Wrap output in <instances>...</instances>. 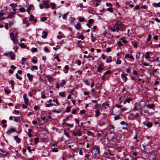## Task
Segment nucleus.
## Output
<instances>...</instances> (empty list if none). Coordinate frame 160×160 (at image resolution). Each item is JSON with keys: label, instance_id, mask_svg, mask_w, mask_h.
I'll return each mask as SVG.
<instances>
[{"label": "nucleus", "instance_id": "f257e3e1", "mask_svg": "<svg viewBox=\"0 0 160 160\" xmlns=\"http://www.w3.org/2000/svg\"><path fill=\"white\" fill-rule=\"evenodd\" d=\"M122 23L120 20H118L117 21V22L114 26V28H116V30H119V27L122 26Z\"/></svg>", "mask_w": 160, "mask_h": 160}, {"label": "nucleus", "instance_id": "f03ea898", "mask_svg": "<svg viewBox=\"0 0 160 160\" xmlns=\"http://www.w3.org/2000/svg\"><path fill=\"white\" fill-rule=\"evenodd\" d=\"M10 38L13 41L14 43L15 44L18 43V40L16 39V37L14 35L13 32L10 33Z\"/></svg>", "mask_w": 160, "mask_h": 160}, {"label": "nucleus", "instance_id": "7ed1b4c3", "mask_svg": "<svg viewBox=\"0 0 160 160\" xmlns=\"http://www.w3.org/2000/svg\"><path fill=\"white\" fill-rule=\"evenodd\" d=\"M92 149L98 154H100V148L99 146L96 145H94L92 148Z\"/></svg>", "mask_w": 160, "mask_h": 160}, {"label": "nucleus", "instance_id": "20e7f679", "mask_svg": "<svg viewBox=\"0 0 160 160\" xmlns=\"http://www.w3.org/2000/svg\"><path fill=\"white\" fill-rule=\"evenodd\" d=\"M127 74L126 73H123L121 74V78L124 82H126L127 81L128 79V78H127Z\"/></svg>", "mask_w": 160, "mask_h": 160}, {"label": "nucleus", "instance_id": "39448f33", "mask_svg": "<svg viewBox=\"0 0 160 160\" xmlns=\"http://www.w3.org/2000/svg\"><path fill=\"white\" fill-rule=\"evenodd\" d=\"M46 77L47 78L48 81L50 82L53 81L55 80V79L50 75H47L46 76Z\"/></svg>", "mask_w": 160, "mask_h": 160}, {"label": "nucleus", "instance_id": "423d86ee", "mask_svg": "<svg viewBox=\"0 0 160 160\" xmlns=\"http://www.w3.org/2000/svg\"><path fill=\"white\" fill-rule=\"evenodd\" d=\"M5 55L9 56L11 58V59L14 60L15 58V55L12 52H11L8 54H5Z\"/></svg>", "mask_w": 160, "mask_h": 160}, {"label": "nucleus", "instance_id": "0eeeda50", "mask_svg": "<svg viewBox=\"0 0 160 160\" xmlns=\"http://www.w3.org/2000/svg\"><path fill=\"white\" fill-rule=\"evenodd\" d=\"M40 5H45L46 8H49V5L46 2L45 0L42 1V3Z\"/></svg>", "mask_w": 160, "mask_h": 160}, {"label": "nucleus", "instance_id": "6e6552de", "mask_svg": "<svg viewBox=\"0 0 160 160\" xmlns=\"http://www.w3.org/2000/svg\"><path fill=\"white\" fill-rule=\"evenodd\" d=\"M152 5L155 8L160 7V2L158 3L153 2L152 3Z\"/></svg>", "mask_w": 160, "mask_h": 160}, {"label": "nucleus", "instance_id": "1a4fd4ad", "mask_svg": "<svg viewBox=\"0 0 160 160\" xmlns=\"http://www.w3.org/2000/svg\"><path fill=\"white\" fill-rule=\"evenodd\" d=\"M27 76L28 77L29 80L30 81H32L33 76L32 75H30V73H28L27 74Z\"/></svg>", "mask_w": 160, "mask_h": 160}, {"label": "nucleus", "instance_id": "9d476101", "mask_svg": "<svg viewBox=\"0 0 160 160\" xmlns=\"http://www.w3.org/2000/svg\"><path fill=\"white\" fill-rule=\"evenodd\" d=\"M132 99L131 98H127L125 100L124 102H123V103L124 104H125L126 102H127L128 103H129L130 101L132 100Z\"/></svg>", "mask_w": 160, "mask_h": 160}, {"label": "nucleus", "instance_id": "9b49d317", "mask_svg": "<svg viewBox=\"0 0 160 160\" xmlns=\"http://www.w3.org/2000/svg\"><path fill=\"white\" fill-rule=\"evenodd\" d=\"M125 58H129L132 59L133 60H134V58L132 55H130L129 54H127L125 56Z\"/></svg>", "mask_w": 160, "mask_h": 160}, {"label": "nucleus", "instance_id": "f8f14e48", "mask_svg": "<svg viewBox=\"0 0 160 160\" xmlns=\"http://www.w3.org/2000/svg\"><path fill=\"white\" fill-rule=\"evenodd\" d=\"M15 131V129L14 128H11L10 129L8 130L7 132L6 133L7 134H9L10 133H12V132H14Z\"/></svg>", "mask_w": 160, "mask_h": 160}, {"label": "nucleus", "instance_id": "ddd939ff", "mask_svg": "<svg viewBox=\"0 0 160 160\" xmlns=\"http://www.w3.org/2000/svg\"><path fill=\"white\" fill-rule=\"evenodd\" d=\"M10 5L12 7L13 10L14 11H15V10H16V7L17 6V5L16 4H13V3H11L10 4Z\"/></svg>", "mask_w": 160, "mask_h": 160}, {"label": "nucleus", "instance_id": "4468645a", "mask_svg": "<svg viewBox=\"0 0 160 160\" xmlns=\"http://www.w3.org/2000/svg\"><path fill=\"white\" fill-rule=\"evenodd\" d=\"M9 82L11 84L12 89L13 90L14 89V85L15 84L14 81L12 80H11Z\"/></svg>", "mask_w": 160, "mask_h": 160}, {"label": "nucleus", "instance_id": "2eb2a0df", "mask_svg": "<svg viewBox=\"0 0 160 160\" xmlns=\"http://www.w3.org/2000/svg\"><path fill=\"white\" fill-rule=\"evenodd\" d=\"M95 116L98 117L100 115V111L99 109H97L95 112Z\"/></svg>", "mask_w": 160, "mask_h": 160}, {"label": "nucleus", "instance_id": "dca6fc26", "mask_svg": "<svg viewBox=\"0 0 160 160\" xmlns=\"http://www.w3.org/2000/svg\"><path fill=\"white\" fill-rule=\"evenodd\" d=\"M23 97V98H24V100L25 103L27 105L28 104V98H26L25 95H24Z\"/></svg>", "mask_w": 160, "mask_h": 160}, {"label": "nucleus", "instance_id": "f3484780", "mask_svg": "<svg viewBox=\"0 0 160 160\" xmlns=\"http://www.w3.org/2000/svg\"><path fill=\"white\" fill-rule=\"evenodd\" d=\"M102 106L105 108H107L109 107V105L107 102H104L102 104Z\"/></svg>", "mask_w": 160, "mask_h": 160}, {"label": "nucleus", "instance_id": "a211bd4d", "mask_svg": "<svg viewBox=\"0 0 160 160\" xmlns=\"http://www.w3.org/2000/svg\"><path fill=\"white\" fill-rule=\"evenodd\" d=\"M87 134L88 136H92L93 137H95V136L94 135L93 133H92V132H91V131H87Z\"/></svg>", "mask_w": 160, "mask_h": 160}, {"label": "nucleus", "instance_id": "6ab92c4d", "mask_svg": "<svg viewBox=\"0 0 160 160\" xmlns=\"http://www.w3.org/2000/svg\"><path fill=\"white\" fill-rule=\"evenodd\" d=\"M117 140V138L115 136H112L111 138V141L113 142H115Z\"/></svg>", "mask_w": 160, "mask_h": 160}, {"label": "nucleus", "instance_id": "aec40b11", "mask_svg": "<svg viewBox=\"0 0 160 160\" xmlns=\"http://www.w3.org/2000/svg\"><path fill=\"white\" fill-rule=\"evenodd\" d=\"M23 23H24L26 25L27 27L29 26V23L28 21L26 20V18L24 19L23 20Z\"/></svg>", "mask_w": 160, "mask_h": 160}, {"label": "nucleus", "instance_id": "412c9836", "mask_svg": "<svg viewBox=\"0 0 160 160\" xmlns=\"http://www.w3.org/2000/svg\"><path fill=\"white\" fill-rule=\"evenodd\" d=\"M15 14V12H11L9 13V15L7 18H12V16Z\"/></svg>", "mask_w": 160, "mask_h": 160}, {"label": "nucleus", "instance_id": "4be33fe9", "mask_svg": "<svg viewBox=\"0 0 160 160\" xmlns=\"http://www.w3.org/2000/svg\"><path fill=\"white\" fill-rule=\"evenodd\" d=\"M14 138L17 143H19V142L20 139L17 136L14 137Z\"/></svg>", "mask_w": 160, "mask_h": 160}, {"label": "nucleus", "instance_id": "5701e85b", "mask_svg": "<svg viewBox=\"0 0 160 160\" xmlns=\"http://www.w3.org/2000/svg\"><path fill=\"white\" fill-rule=\"evenodd\" d=\"M112 57L111 56L107 57L106 59V62L107 63H109L112 62Z\"/></svg>", "mask_w": 160, "mask_h": 160}, {"label": "nucleus", "instance_id": "b1692460", "mask_svg": "<svg viewBox=\"0 0 160 160\" xmlns=\"http://www.w3.org/2000/svg\"><path fill=\"white\" fill-rule=\"evenodd\" d=\"M147 107L149 108L152 109L154 107V105L153 104H148L147 105Z\"/></svg>", "mask_w": 160, "mask_h": 160}, {"label": "nucleus", "instance_id": "393cba45", "mask_svg": "<svg viewBox=\"0 0 160 160\" xmlns=\"http://www.w3.org/2000/svg\"><path fill=\"white\" fill-rule=\"evenodd\" d=\"M5 14L2 12H0V20H3L4 19V17H2V16L4 15Z\"/></svg>", "mask_w": 160, "mask_h": 160}, {"label": "nucleus", "instance_id": "a878e982", "mask_svg": "<svg viewBox=\"0 0 160 160\" xmlns=\"http://www.w3.org/2000/svg\"><path fill=\"white\" fill-rule=\"evenodd\" d=\"M146 125L148 128H149L151 127L152 126V124L151 122H148L146 124Z\"/></svg>", "mask_w": 160, "mask_h": 160}, {"label": "nucleus", "instance_id": "bb28decb", "mask_svg": "<svg viewBox=\"0 0 160 160\" xmlns=\"http://www.w3.org/2000/svg\"><path fill=\"white\" fill-rule=\"evenodd\" d=\"M75 28L76 29L79 30L80 29V24L79 22H78L75 25Z\"/></svg>", "mask_w": 160, "mask_h": 160}, {"label": "nucleus", "instance_id": "cd10ccee", "mask_svg": "<svg viewBox=\"0 0 160 160\" xmlns=\"http://www.w3.org/2000/svg\"><path fill=\"white\" fill-rule=\"evenodd\" d=\"M33 7V5L32 4L28 6L27 11L29 14H30L29 11L30 9H31Z\"/></svg>", "mask_w": 160, "mask_h": 160}, {"label": "nucleus", "instance_id": "c85d7f7f", "mask_svg": "<svg viewBox=\"0 0 160 160\" xmlns=\"http://www.w3.org/2000/svg\"><path fill=\"white\" fill-rule=\"evenodd\" d=\"M102 65L101 64H100L98 69V72H100L103 69V68H101Z\"/></svg>", "mask_w": 160, "mask_h": 160}, {"label": "nucleus", "instance_id": "c756f323", "mask_svg": "<svg viewBox=\"0 0 160 160\" xmlns=\"http://www.w3.org/2000/svg\"><path fill=\"white\" fill-rule=\"evenodd\" d=\"M141 53L139 52L138 53L136 54V59L137 60V61L138 62V60L139 59V57Z\"/></svg>", "mask_w": 160, "mask_h": 160}, {"label": "nucleus", "instance_id": "7c9ffc66", "mask_svg": "<svg viewBox=\"0 0 160 160\" xmlns=\"http://www.w3.org/2000/svg\"><path fill=\"white\" fill-rule=\"evenodd\" d=\"M43 33H44V34L42 36V38H45L47 36L48 33L46 32H43Z\"/></svg>", "mask_w": 160, "mask_h": 160}, {"label": "nucleus", "instance_id": "2f4dec72", "mask_svg": "<svg viewBox=\"0 0 160 160\" xmlns=\"http://www.w3.org/2000/svg\"><path fill=\"white\" fill-rule=\"evenodd\" d=\"M66 83V82L65 80H63L62 82L61 83L60 86L61 87H62Z\"/></svg>", "mask_w": 160, "mask_h": 160}, {"label": "nucleus", "instance_id": "473e14b6", "mask_svg": "<svg viewBox=\"0 0 160 160\" xmlns=\"http://www.w3.org/2000/svg\"><path fill=\"white\" fill-rule=\"evenodd\" d=\"M20 117H14V120L15 122H18L19 120L20 119Z\"/></svg>", "mask_w": 160, "mask_h": 160}, {"label": "nucleus", "instance_id": "72a5a7b5", "mask_svg": "<svg viewBox=\"0 0 160 160\" xmlns=\"http://www.w3.org/2000/svg\"><path fill=\"white\" fill-rule=\"evenodd\" d=\"M19 11L21 12H25V9L24 8H21L19 9Z\"/></svg>", "mask_w": 160, "mask_h": 160}, {"label": "nucleus", "instance_id": "f704fd0d", "mask_svg": "<svg viewBox=\"0 0 160 160\" xmlns=\"http://www.w3.org/2000/svg\"><path fill=\"white\" fill-rule=\"evenodd\" d=\"M149 52H147L146 53L145 55V58L146 59H149L150 58V57L148 55H149Z\"/></svg>", "mask_w": 160, "mask_h": 160}, {"label": "nucleus", "instance_id": "c9c22d12", "mask_svg": "<svg viewBox=\"0 0 160 160\" xmlns=\"http://www.w3.org/2000/svg\"><path fill=\"white\" fill-rule=\"evenodd\" d=\"M106 137H103L102 138L101 140V142L102 143H104L106 142Z\"/></svg>", "mask_w": 160, "mask_h": 160}, {"label": "nucleus", "instance_id": "e433bc0d", "mask_svg": "<svg viewBox=\"0 0 160 160\" xmlns=\"http://www.w3.org/2000/svg\"><path fill=\"white\" fill-rule=\"evenodd\" d=\"M51 5L52 6V9H54L56 7V5L54 3H52L51 4Z\"/></svg>", "mask_w": 160, "mask_h": 160}, {"label": "nucleus", "instance_id": "4c0bfd02", "mask_svg": "<svg viewBox=\"0 0 160 160\" xmlns=\"http://www.w3.org/2000/svg\"><path fill=\"white\" fill-rule=\"evenodd\" d=\"M99 107V105L97 103H96L95 104V105L94 106V107H93V109H98V108Z\"/></svg>", "mask_w": 160, "mask_h": 160}, {"label": "nucleus", "instance_id": "58836bf2", "mask_svg": "<svg viewBox=\"0 0 160 160\" xmlns=\"http://www.w3.org/2000/svg\"><path fill=\"white\" fill-rule=\"evenodd\" d=\"M91 39H92V42H94L96 39V38H93V36L92 33H91Z\"/></svg>", "mask_w": 160, "mask_h": 160}, {"label": "nucleus", "instance_id": "ea45409f", "mask_svg": "<svg viewBox=\"0 0 160 160\" xmlns=\"http://www.w3.org/2000/svg\"><path fill=\"white\" fill-rule=\"evenodd\" d=\"M107 10L112 12H113V8L112 7H109L107 9Z\"/></svg>", "mask_w": 160, "mask_h": 160}, {"label": "nucleus", "instance_id": "a19ab883", "mask_svg": "<svg viewBox=\"0 0 160 160\" xmlns=\"http://www.w3.org/2000/svg\"><path fill=\"white\" fill-rule=\"evenodd\" d=\"M19 46L22 48H25L26 45L24 44V43H20L19 45Z\"/></svg>", "mask_w": 160, "mask_h": 160}, {"label": "nucleus", "instance_id": "79ce46f5", "mask_svg": "<svg viewBox=\"0 0 160 160\" xmlns=\"http://www.w3.org/2000/svg\"><path fill=\"white\" fill-rule=\"evenodd\" d=\"M111 72L110 70H108L106 71L104 74V76H105L107 74H109L111 73Z\"/></svg>", "mask_w": 160, "mask_h": 160}, {"label": "nucleus", "instance_id": "37998d69", "mask_svg": "<svg viewBox=\"0 0 160 160\" xmlns=\"http://www.w3.org/2000/svg\"><path fill=\"white\" fill-rule=\"evenodd\" d=\"M120 118V117L119 116L117 115L115 116L114 117V119L115 120H118Z\"/></svg>", "mask_w": 160, "mask_h": 160}, {"label": "nucleus", "instance_id": "c03bdc74", "mask_svg": "<svg viewBox=\"0 0 160 160\" xmlns=\"http://www.w3.org/2000/svg\"><path fill=\"white\" fill-rule=\"evenodd\" d=\"M88 22L90 24H92L94 22V21L92 19H90L88 20Z\"/></svg>", "mask_w": 160, "mask_h": 160}, {"label": "nucleus", "instance_id": "a18cd8bd", "mask_svg": "<svg viewBox=\"0 0 160 160\" xmlns=\"http://www.w3.org/2000/svg\"><path fill=\"white\" fill-rule=\"evenodd\" d=\"M59 95L61 97H64L65 96V95L64 92H60L59 93Z\"/></svg>", "mask_w": 160, "mask_h": 160}, {"label": "nucleus", "instance_id": "49530a36", "mask_svg": "<svg viewBox=\"0 0 160 160\" xmlns=\"http://www.w3.org/2000/svg\"><path fill=\"white\" fill-rule=\"evenodd\" d=\"M34 17L32 15H30V18H29V21H31L33 19Z\"/></svg>", "mask_w": 160, "mask_h": 160}, {"label": "nucleus", "instance_id": "de8ad7c7", "mask_svg": "<svg viewBox=\"0 0 160 160\" xmlns=\"http://www.w3.org/2000/svg\"><path fill=\"white\" fill-rule=\"evenodd\" d=\"M121 63V61L120 59H118L116 61V63L118 65L120 64Z\"/></svg>", "mask_w": 160, "mask_h": 160}, {"label": "nucleus", "instance_id": "09e8293b", "mask_svg": "<svg viewBox=\"0 0 160 160\" xmlns=\"http://www.w3.org/2000/svg\"><path fill=\"white\" fill-rule=\"evenodd\" d=\"M0 151L3 153L5 152L6 153V154H5V155H7L8 154V152H6V151H4L2 149H0Z\"/></svg>", "mask_w": 160, "mask_h": 160}, {"label": "nucleus", "instance_id": "8fccbe9b", "mask_svg": "<svg viewBox=\"0 0 160 160\" xmlns=\"http://www.w3.org/2000/svg\"><path fill=\"white\" fill-rule=\"evenodd\" d=\"M5 92L7 94H9L11 92L10 90H8L6 89H5Z\"/></svg>", "mask_w": 160, "mask_h": 160}, {"label": "nucleus", "instance_id": "3c124183", "mask_svg": "<svg viewBox=\"0 0 160 160\" xmlns=\"http://www.w3.org/2000/svg\"><path fill=\"white\" fill-rule=\"evenodd\" d=\"M151 37H152V36H151V35L150 34H149L148 35V38L147 40L148 41H150V40L151 38Z\"/></svg>", "mask_w": 160, "mask_h": 160}, {"label": "nucleus", "instance_id": "603ef678", "mask_svg": "<svg viewBox=\"0 0 160 160\" xmlns=\"http://www.w3.org/2000/svg\"><path fill=\"white\" fill-rule=\"evenodd\" d=\"M38 69V67L36 66H33L32 67V70H37Z\"/></svg>", "mask_w": 160, "mask_h": 160}, {"label": "nucleus", "instance_id": "864d4df0", "mask_svg": "<svg viewBox=\"0 0 160 160\" xmlns=\"http://www.w3.org/2000/svg\"><path fill=\"white\" fill-rule=\"evenodd\" d=\"M39 7L41 9L46 8L45 5H39Z\"/></svg>", "mask_w": 160, "mask_h": 160}, {"label": "nucleus", "instance_id": "5fc2aeb1", "mask_svg": "<svg viewBox=\"0 0 160 160\" xmlns=\"http://www.w3.org/2000/svg\"><path fill=\"white\" fill-rule=\"evenodd\" d=\"M140 8V6L138 5H137L134 7V9L135 10H138Z\"/></svg>", "mask_w": 160, "mask_h": 160}, {"label": "nucleus", "instance_id": "6e6d98bb", "mask_svg": "<svg viewBox=\"0 0 160 160\" xmlns=\"http://www.w3.org/2000/svg\"><path fill=\"white\" fill-rule=\"evenodd\" d=\"M126 71L128 73H130L131 72L129 68H127L126 69Z\"/></svg>", "mask_w": 160, "mask_h": 160}, {"label": "nucleus", "instance_id": "4d7b16f0", "mask_svg": "<svg viewBox=\"0 0 160 160\" xmlns=\"http://www.w3.org/2000/svg\"><path fill=\"white\" fill-rule=\"evenodd\" d=\"M106 6L108 7H112V4L111 3L107 2L106 3Z\"/></svg>", "mask_w": 160, "mask_h": 160}, {"label": "nucleus", "instance_id": "13d9d810", "mask_svg": "<svg viewBox=\"0 0 160 160\" xmlns=\"http://www.w3.org/2000/svg\"><path fill=\"white\" fill-rule=\"evenodd\" d=\"M71 110V108L70 107L68 106L67 108L66 111L67 112H69Z\"/></svg>", "mask_w": 160, "mask_h": 160}, {"label": "nucleus", "instance_id": "bf43d9fd", "mask_svg": "<svg viewBox=\"0 0 160 160\" xmlns=\"http://www.w3.org/2000/svg\"><path fill=\"white\" fill-rule=\"evenodd\" d=\"M147 6L145 5H143L141 7V8H142V9H147Z\"/></svg>", "mask_w": 160, "mask_h": 160}, {"label": "nucleus", "instance_id": "052dcab7", "mask_svg": "<svg viewBox=\"0 0 160 160\" xmlns=\"http://www.w3.org/2000/svg\"><path fill=\"white\" fill-rule=\"evenodd\" d=\"M74 134L75 136H77L78 135V136H80V132H74Z\"/></svg>", "mask_w": 160, "mask_h": 160}, {"label": "nucleus", "instance_id": "680f3d73", "mask_svg": "<svg viewBox=\"0 0 160 160\" xmlns=\"http://www.w3.org/2000/svg\"><path fill=\"white\" fill-rule=\"evenodd\" d=\"M52 150L54 152H57L58 151V149L57 148H53L52 149Z\"/></svg>", "mask_w": 160, "mask_h": 160}, {"label": "nucleus", "instance_id": "e2e57ef3", "mask_svg": "<svg viewBox=\"0 0 160 160\" xmlns=\"http://www.w3.org/2000/svg\"><path fill=\"white\" fill-rule=\"evenodd\" d=\"M84 82L87 85H90V83L87 80H85Z\"/></svg>", "mask_w": 160, "mask_h": 160}, {"label": "nucleus", "instance_id": "0e129e2a", "mask_svg": "<svg viewBox=\"0 0 160 160\" xmlns=\"http://www.w3.org/2000/svg\"><path fill=\"white\" fill-rule=\"evenodd\" d=\"M53 105V104L50 103V104H47L46 105V106L47 107H49L52 106Z\"/></svg>", "mask_w": 160, "mask_h": 160}, {"label": "nucleus", "instance_id": "69168bd1", "mask_svg": "<svg viewBox=\"0 0 160 160\" xmlns=\"http://www.w3.org/2000/svg\"><path fill=\"white\" fill-rule=\"evenodd\" d=\"M111 51V49L110 48H108L106 49V51L108 52H110Z\"/></svg>", "mask_w": 160, "mask_h": 160}, {"label": "nucleus", "instance_id": "338daca9", "mask_svg": "<svg viewBox=\"0 0 160 160\" xmlns=\"http://www.w3.org/2000/svg\"><path fill=\"white\" fill-rule=\"evenodd\" d=\"M118 45L119 46L121 47L122 45V44L121 42V41H119L118 42Z\"/></svg>", "mask_w": 160, "mask_h": 160}, {"label": "nucleus", "instance_id": "774afa93", "mask_svg": "<svg viewBox=\"0 0 160 160\" xmlns=\"http://www.w3.org/2000/svg\"><path fill=\"white\" fill-rule=\"evenodd\" d=\"M154 20L156 21L157 22H158V23H159L160 22V20L158 19V18H155V19H154Z\"/></svg>", "mask_w": 160, "mask_h": 160}]
</instances>
